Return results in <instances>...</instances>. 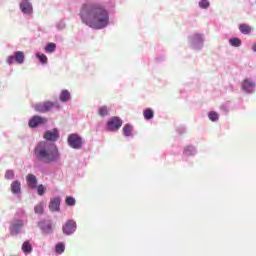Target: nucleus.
<instances>
[{
	"label": "nucleus",
	"mask_w": 256,
	"mask_h": 256,
	"mask_svg": "<svg viewBox=\"0 0 256 256\" xmlns=\"http://www.w3.org/2000/svg\"><path fill=\"white\" fill-rule=\"evenodd\" d=\"M71 99V93H69V90H63L60 94V101L62 103H67Z\"/></svg>",
	"instance_id": "obj_20"
},
{
	"label": "nucleus",
	"mask_w": 256,
	"mask_h": 256,
	"mask_svg": "<svg viewBox=\"0 0 256 256\" xmlns=\"http://www.w3.org/2000/svg\"><path fill=\"white\" fill-rule=\"evenodd\" d=\"M255 87L256 83L255 80H253L252 78H245L242 81L241 89L247 95H252V93H255Z\"/></svg>",
	"instance_id": "obj_6"
},
{
	"label": "nucleus",
	"mask_w": 256,
	"mask_h": 256,
	"mask_svg": "<svg viewBox=\"0 0 256 256\" xmlns=\"http://www.w3.org/2000/svg\"><path fill=\"white\" fill-rule=\"evenodd\" d=\"M49 210L52 213L60 211L61 210V198L56 197V198L51 199L50 203H49Z\"/></svg>",
	"instance_id": "obj_15"
},
{
	"label": "nucleus",
	"mask_w": 256,
	"mask_h": 256,
	"mask_svg": "<svg viewBox=\"0 0 256 256\" xmlns=\"http://www.w3.org/2000/svg\"><path fill=\"white\" fill-rule=\"evenodd\" d=\"M121 125H123V120L117 116H113L108 120L106 129L107 131H117L121 129Z\"/></svg>",
	"instance_id": "obj_7"
},
{
	"label": "nucleus",
	"mask_w": 256,
	"mask_h": 256,
	"mask_svg": "<svg viewBox=\"0 0 256 256\" xmlns=\"http://www.w3.org/2000/svg\"><path fill=\"white\" fill-rule=\"evenodd\" d=\"M204 42L205 38L203 37V34L194 33L188 37V43L195 51H201Z\"/></svg>",
	"instance_id": "obj_4"
},
{
	"label": "nucleus",
	"mask_w": 256,
	"mask_h": 256,
	"mask_svg": "<svg viewBox=\"0 0 256 256\" xmlns=\"http://www.w3.org/2000/svg\"><path fill=\"white\" fill-rule=\"evenodd\" d=\"M11 193L16 197H21V182L14 180L10 185Z\"/></svg>",
	"instance_id": "obj_16"
},
{
	"label": "nucleus",
	"mask_w": 256,
	"mask_h": 256,
	"mask_svg": "<svg viewBox=\"0 0 256 256\" xmlns=\"http://www.w3.org/2000/svg\"><path fill=\"white\" fill-rule=\"evenodd\" d=\"M26 183L30 189H37V176L34 174H28L26 176Z\"/></svg>",
	"instance_id": "obj_17"
},
{
	"label": "nucleus",
	"mask_w": 256,
	"mask_h": 256,
	"mask_svg": "<svg viewBox=\"0 0 256 256\" xmlns=\"http://www.w3.org/2000/svg\"><path fill=\"white\" fill-rule=\"evenodd\" d=\"M229 43L232 47H241V39L239 38H231Z\"/></svg>",
	"instance_id": "obj_28"
},
{
	"label": "nucleus",
	"mask_w": 256,
	"mask_h": 256,
	"mask_svg": "<svg viewBox=\"0 0 256 256\" xmlns=\"http://www.w3.org/2000/svg\"><path fill=\"white\" fill-rule=\"evenodd\" d=\"M123 135L124 137H133V125L131 124L124 125Z\"/></svg>",
	"instance_id": "obj_18"
},
{
	"label": "nucleus",
	"mask_w": 256,
	"mask_h": 256,
	"mask_svg": "<svg viewBox=\"0 0 256 256\" xmlns=\"http://www.w3.org/2000/svg\"><path fill=\"white\" fill-rule=\"evenodd\" d=\"M34 213L36 215H43V203H39L34 207Z\"/></svg>",
	"instance_id": "obj_31"
},
{
	"label": "nucleus",
	"mask_w": 256,
	"mask_h": 256,
	"mask_svg": "<svg viewBox=\"0 0 256 256\" xmlns=\"http://www.w3.org/2000/svg\"><path fill=\"white\" fill-rule=\"evenodd\" d=\"M55 49H57V44L50 42L45 46L46 53H55Z\"/></svg>",
	"instance_id": "obj_24"
},
{
	"label": "nucleus",
	"mask_w": 256,
	"mask_h": 256,
	"mask_svg": "<svg viewBox=\"0 0 256 256\" xmlns=\"http://www.w3.org/2000/svg\"><path fill=\"white\" fill-rule=\"evenodd\" d=\"M36 189H37L38 195H40V196L45 195L46 188H45V186L43 184L38 185L36 187Z\"/></svg>",
	"instance_id": "obj_33"
},
{
	"label": "nucleus",
	"mask_w": 256,
	"mask_h": 256,
	"mask_svg": "<svg viewBox=\"0 0 256 256\" xmlns=\"http://www.w3.org/2000/svg\"><path fill=\"white\" fill-rule=\"evenodd\" d=\"M53 107H55V103L53 102H43V103H38L34 106L35 111H37L38 113H47L50 110L53 109Z\"/></svg>",
	"instance_id": "obj_11"
},
{
	"label": "nucleus",
	"mask_w": 256,
	"mask_h": 256,
	"mask_svg": "<svg viewBox=\"0 0 256 256\" xmlns=\"http://www.w3.org/2000/svg\"><path fill=\"white\" fill-rule=\"evenodd\" d=\"M208 118L210 119V121H219V114L215 111H211L210 113H208Z\"/></svg>",
	"instance_id": "obj_29"
},
{
	"label": "nucleus",
	"mask_w": 256,
	"mask_h": 256,
	"mask_svg": "<svg viewBox=\"0 0 256 256\" xmlns=\"http://www.w3.org/2000/svg\"><path fill=\"white\" fill-rule=\"evenodd\" d=\"M64 235H73L77 231V222L75 220H68L62 227Z\"/></svg>",
	"instance_id": "obj_10"
},
{
	"label": "nucleus",
	"mask_w": 256,
	"mask_h": 256,
	"mask_svg": "<svg viewBox=\"0 0 256 256\" xmlns=\"http://www.w3.org/2000/svg\"><path fill=\"white\" fill-rule=\"evenodd\" d=\"M38 227L43 235H51V233H53V222L51 220L39 221Z\"/></svg>",
	"instance_id": "obj_9"
},
{
	"label": "nucleus",
	"mask_w": 256,
	"mask_h": 256,
	"mask_svg": "<svg viewBox=\"0 0 256 256\" xmlns=\"http://www.w3.org/2000/svg\"><path fill=\"white\" fill-rule=\"evenodd\" d=\"M196 153H197V149H195L193 146H187L184 148V155H186L187 157H191Z\"/></svg>",
	"instance_id": "obj_23"
},
{
	"label": "nucleus",
	"mask_w": 256,
	"mask_h": 256,
	"mask_svg": "<svg viewBox=\"0 0 256 256\" xmlns=\"http://www.w3.org/2000/svg\"><path fill=\"white\" fill-rule=\"evenodd\" d=\"M178 133L183 134L185 133V127L181 126L180 128L177 129Z\"/></svg>",
	"instance_id": "obj_37"
},
{
	"label": "nucleus",
	"mask_w": 256,
	"mask_h": 256,
	"mask_svg": "<svg viewBox=\"0 0 256 256\" xmlns=\"http://www.w3.org/2000/svg\"><path fill=\"white\" fill-rule=\"evenodd\" d=\"M20 9L24 15H31L33 13V5L29 0H21Z\"/></svg>",
	"instance_id": "obj_14"
},
{
	"label": "nucleus",
	"mask_w": 256,
	"mask_h": 256,
	"mask_svg": "<svg viewBox=\"0 0 256 256\" xmlns=\"http://www.w3.org/2000/svg\"><path fill=\"white\" fill-rule=\"evenodd\" d=\"M80 19L92 29H105L109 25V11L97 2H87L80 10Z\"/></svg>",
	"instance_id": "obj_1"
},
{
	"label": "nucleus",
	"mask_w": 256,
	"mask_h": 256,
	"mask_svg": "<svg viewBox=\"0 0 256 256\" xmlns=\"http://www.w3.org/2000/svg\"><path fill=\"white\" fill-rule=\"evenodd\" d=\"M239 31L243 35H249V33H251V26H249L247 24H240L239 25Z\"/></svg>",
	"instance_id": "obj_21"
},
{
	"label": "nucleus",
	"mask_w": 256,
	"mask_h": 256,
	"mask_svg": "<svg viewBox=\"0 0 256 256\" xmlns=\"http://www.w3.org/2000/svg\"><path fill=\"white\" fill-rule=\"evenodd\" d=\"M29 223L27 212L23 208L17 210L14 218L10 221L9 231L12 237H17L23 231V227Z\"/></svg>",
	"instance_id": "obj_3"
},
{
	"label": "nucleus",
	"mask_w": 256,
	"mask_h": 256,
	"mask_svg": "<svg viewBox=\"0 0 256 256\" xmlns=\"http://www.w3.org/2000/svg\"><path fill=\"white\" fill-rule=\"evenodd\" d=\"M221 111H223V113H228L229 112V104H223L220 107Z\"/></svg>",
	"instance_id": "obj_35"
},
{
	"label": "nucleus",
	"mask_w": 256,
	"mask_h": 256,
	"mask_svg": "<svg viewBox=\"0 0 256 256\" xmlns=\"http://www.w3.org/2000/svg\"><path fill=\"white\" fill-rule=\"evenodd\" d=\"M4 178L7 179L8 181L15 179V172L13 170H7L4 175Z\"/></svg>",
	"instance_id": "obj_30"
},
{
	"label": "nucleus",
	"mask_w": 256,
	"mask_h": 256,
	"mask_svg": "<svg viewBox=\"0 0 256 256\" xmlns=\"http://www.w3.org/2000/svg\"><path fill=\"white\" fill-rule=\"evenodd\" d=\"M67 142L71 149H81V147H83V138H81L79 134H70L68 136Z\"/></svg>",
	"instance_id": "obj_5"
},
{
	"label": "nucleus",
	"mask_w": 256,
	"mask_h": 256,
	"mask_svg": "<svg viewBox=\"0 0 256 256\" xmlns=\"http://www.w3.org/2000/svg\"><path fill=\"white\" fill-rule=\"evenodd\" d=\"M98 115H100V117H107V115H109V108H107V106L100 107Z\"/></svg>",
	"instance_id": "obj_25"
},
{
	"label": "nucleus",
	"mask_w": 256,
	"mask_h": 256,
	"mask_svg": "<svg viewBox=\"0 0 256 256\" xmlns=\"http://www.w3.org/2000/svg\"><path fill=\"white\" fill-rule=\"evenodd\" d=\"M57 29H59V30L65 29V21L62 20V21L58 22Z\"/></svg>",
	"instance_id": "obj_36"
},
{
	"label": "nucleus",
	"mask_w": 256,
	"mask_h": 256,
	"mask_svg": "<svg viewBox=\"0 0 256 256\" xmlns=\"http://www.w3.org/2000/svg\"><path fill=\"white\" fill-rule=\"evenodd\" d=\"M143 115H144V119H146V121H151V119H153V117H155L154 112L151 110V108H147L143 111Z\"/></svg>",
	"instance_id": "obj_22"
},
{
	"label": "nucleus",
	"mask_w": 256,
	"mask_h": 256,
	"mask_svg": "<svg viewBox=\"0 0 256 256\" xmlns=\"http://www.w3.org/2000/svg\"><path fill=\"white\" fill-rule=\"evenodd\" d=\"M18 63L19 65H23L25 63V54L21 51L14 52V55L8 56L7 63L8 65H13V63Z\"/></svg>",
	"instance_id": "obj_8"
},
{
	"label": "nucleus",
	"mask_w": 256,
	"mask_h": 256,
	"mask_svg": "<svg viewBox=\"0 0 256 256\" xmlns=\"http://www.w3.org/2000/svg\"><path fill=\"white\" fill-rule=\"evenodd\" d=\"M75 203V198L71 196L66 197V205H68V207H74Z\"/></svg>",
	"instance_id": "obj_34"
},
{
	"label": "nucleus",
	"mask_w": 256,
	"mask_h": 256,
	"mask_svg": "<svg viewBox=\"0 0 256 256\" xmlns=\"http://www.w3.org/2000/svg\"><path fill=\"white\" fill-rule=\"evenodd\" d=\"M59 137H60L59 129L57 128H54L52 130H47L43 135V138L46 141H51L52 143H55V141H59Z\"/></svg>",
	"instance_id": "obj_12"
},
{
	"label": "nucleus",
	"mask_w": 256,
	"mask_h": 256,
	"mask_svg": "<svg viewBox=\"0 0 256 256\" xmlns=\"http://www.w3.org/2000/svg\"><path fill=\"white\" fill-rule=\"evenodd\" d=\"M209 0H200L199 1V7L200 9H209Z\"/></svg>",
	"instance_id": "obj_32"
},
{
	"label": "nucleus",
	"mask_w": 256,
	"mask_h": 256,
	"mask_svg": "<svg viewBox=\"0 0 256 256\" xmlns=\"http://www.w3.org/2000/svg\"><path fill=\"white\" fill-rule=\"evenodd\" d=\"M45 123H47V118L36 115L29 120L28 125L31 129H36V127L45 125Z\"/></svg>",
	"instance_id": "obj_13"
},
{
	"label": "nucleus",
	"mask_w": 256,
	"mask_h": 256,
	"mask_svg": "<svg viewBox=\"0 0 256 256\" xmlns=\"http://www.w3.org/2000/svg\"><path fill=\"white\" fill-rule=\"evenodd\" d=\"M36 57L40 61V63H42V65H46L47 56L45 54H42L41 52H37Z\"/></svg>",
	"instance_id": "obj_27"
},
{
	"label": "nucleus",
	"mask_w": 256,
	"mask_h": 256,
	"mask_svg": "<svg viewBox=\"0 0 256 256\" xmlns=\"http://www.w3.org/2000/svg\"><path fill=\"white\" fill-rule=\"evenodd\" d=\"M34 159V167L39 169V164L37 163H43L44 165L59 163L61 161V152H59L57 145L51 142L41 141L34 148Z\"/></svg>",
	"instance_id": "obj_2"
},
{
	"label": "nucleus",
	"mask_w": 256,
	"mask_h": 256,
	"mask_svg": "<svg viewBox=\"0 0 256 256\" xmlns=\"http://www.w3.org/2000/svg\"><path fill=\"white\" fill-rule=\"evenodd\" d=\"M22 251L25 253V255H29L33 251V246L29 241H26L22 244Z\"/></svg>",
	"instance_id": "obj_19"
},
{
	"label": "nucleus",
	"mask_w": 256,
	"mask_h": 256,
	"mask_svg": "<svg viewBox=\"0 0 256 256\" xmlns=\"http://www.w3.org/2000/svg\"><path fill=\"white\" fill-rule=\"evenodd\" d=\"M55 251L56 253H58L59 255H61L62 253L65 252V244L63 242H59L58 244H56L55 246Z\"/></svg>",
	"instance_id": "obj_26"
}]
</instances>
